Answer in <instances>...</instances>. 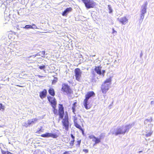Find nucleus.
<instances>
[{"mask_svg": "<svg viewBox=\"0 0 154 154\" xmlns=\"http://www.w3.org/2000/svg\"><path fill=\"white\" fill-rule=\"evenodd\" d=\"M71 152L70 151H65L63 154H70V152Z\"/></svg>", "mask_w": 154, "mask_h": 154, "instance_id": "7c9ffc66", "label": "nucleus"}, {"mask_svg": "<svg viewBox=\"0 0 154 154\" xmlns=\"http://www.w3.org/2000/svg\"><path fill=\"white\" fill-rule=\"evenodd\" d=\"M54 96H48L47 99L49 102L50 103L51 106H55L57 104V102Z\"/></svg>", "mask_w": 154, "mask_h": 154, "instance_id": "9b49d317", "label": "nucleus"}, {"mask_svg": "<svg viewBox=\"0 0 154 154\" xmlns=\"http://www.w3.org/2000/svg\"><path fill=\"white\" fill-rule=\"evenodd\" d=\"M38 55H39V56H40V54H39V53H37L36 54V55H35V56H38Z\"/></svg>", "mask_w": 154, "mask_h": 154, "instance_id": "c9c22d12", "label": "nucleus"}, {"mask_svg": "<svg viewBox=\"0 0 154 154\" xmlns=\"http://www.w3.org/2000/svg\"><path fill=\"white\" fill-rule=\"evenodd\" d=\"M52 107L53 108V111L54 115L56 116L58 115L59 116V119H63L64 115V109L63 105L62 104H59L58 112L56 108V105L53 106Z\"/></svg>", "mask_w": 154, "mask_h": 154, "instance_id": "f257e3e1", "label": "nucleus"}, {"mask_svg": "<svg viewBox=\"0 0 154 154\" xmlns=\"http://www.w3.org/2000/svg\"><path fill=\"white\" fill-rule=\"evenodd\" d=\"M146 6L142 9L141 11V14H144L146 13Z\"/></svg>", "mask_w": 154, "mask_h": 154, "instance_id": "4be33fe9", "label": "nucleus"}, {"mask_svg": "<svg viewBox=\"0 0 154 154\" xmlns=\"http://www.w3.org/2000/svg\"><path fill=\"white\" fill-rule=\"evenodd\" d=\"M57 79L56 77H54V79L52 80V84H54L56 83V82H57Z\"/></svg>", "mask_w": 154, "mask_h": 154, "instance_id": "5701e85b", "label": "nucleus"}, {"mask_svg": "<svg viewBox=\"0 0 154 154\" xmlns=\"http://www.w3.org/2000/svg\"><path fill=\"white\" fill-rule=\"evenodd\" d=\"M83 151L85 153H87L88 152V149H83Z\"/></svg>", "mask_w": 154, "mask_h": 154, "instance_id": "473e14b6", "label": "nucleus"}, {"mask_svg": "<svg viewBox=\"0 0 154 154\" xmlns=\"http://www.w3.org/2000/svg\"><path fill=\"white\" fill-rule=\"evenodd\" d=\"M103 137L102 136L100 135L99 138L96 137L94 135H90L89 137L90 139H92V141L94 142L93 144V146H94L96 144L99 143L101 142V140L102 137Z\"/></svg>", "mask_w": 154, "mask_h": 154, "instance_id": "6e6552de", "label": "nucleus"}, {"mask_svg": "<svg viewBox=\"0 0 154 154\" xmlns=\"http://www.w3.org/2000/svg\"><path fill=\"white\" fill-rule=\"evenodd\" d=\"M118 20L119 22L123 25L125 24L128 22V20L126 17L124 16L120 18H118Z\"/></svg>", "mask_w": 154, "mask_h": 154, "instance_id": "4468645a", "label": "nucleus"}, {"mask_svg": "<svg viewBox=\"0 0 154 154\" xmlns=\"http://www.w3.org/2000/svg\"><path fill=\"white\" fill-rule=\"evenodd\" d=\"M95 96V94L93 91L88 92L85 95V98L84 99L88 100L89 99L92 97H94Z\"/></svg>", "mask_w": 154, "mask_h": 154, "instance_id": "ddd939ff", "label": "nucleus"}, {"mask_svg": "<svg viewBox=\"0 0 154 154\" xmlns=\"http://www.w3.org/2000/svg\"><path fill=\"white\" fill-rule=\"evenodd\" d=\"M34 154H40V152L38 150H35L34 152Z\"/></svg>", "mask_w": 154, "mask_h": 154, "instance_id": "c85d7f7f", "label": "nucleus"}, {"mask_svg": "<svg viewBox=\"0 0 154 154\" xmlns=\"http://www.w3.org/2000/svg\"><path fill=\"white\" fill-rule=\"evenodd\" d=\"M105 70H103L102 71V72H101V73H102L101 75L103 76H104V73H105Z\"/></svg>", "mask_w": 154, "mask_h": 154, "instance_id": "2f4dec72", "label": "nucleus"}, {"mask_svg": "<svg viewBox=\"0 0 154 154\" xmlns=\"http://www.w3.org/2000/svg\"><path fill=\"white\" fill-rule=\"evenodd\" d=\"M131 128V125L129 124L125 125L124 127H120L117 128L116 131L114 134L116 135L119 134H124L126 132L129 131V129Z\"/></svg>", "mask_w": 154, "mask_h": 154, "instance_id": "20e7f679", "label": "nucleus"}, {"mask_svg": "<svg viewBox=\"0 0 154 154\" xmlns=\"http://www.w3.org/2000/svg\"><path fill=\"white\" fill-rule=\"evenodd\" d=\"M42 54V57H45V51H43L41 52Z\"/></svg>", "mask_w": 154, "mask_h": 154, "instance_id": "c756f323", "label": "nucleus"}, {"mask_svg": "<svg viewBox=\"0 0 154 154\" xmlns=\"http://www.w3.org/2000/svg\"><path fill=\"white\" fill-rule=\"evenodd\" d=\"M151 103L152 104H154V102H153V101H151Z\"/></svg>", "mask_w": 154, "mask_h": 154, "instance_id": "4c0bfd02", "label": "nucleus"}, {"mask_svg": "<svg viewBox=\"0 0 154 154\" xmlns=\"http://www.w3.org/2000/svg\"><path fill=\"white\" fill-rule=\"evenodd\" d=\"M38 120V119L37 118H34L28 120L27 123L25 122L23 126L26 127H27L31 125L34 124L37 122Z\"/></svg>", "mask_w": 154, "mask_h": 154, "instance_id": "9d476101", "label": "nucleus"}, {"mask_svg": "<svg viewBox=\"0 0 154 154\" xmlns=\"http://www.w3.org/2000/svg\"><path fill=\"white\" fill-rule=\"evenodd\" d=\"M24 28L28 29H36L37 27L35 24H32V25H27L25 26Z\"/></svg>", "mask_w": 154, "mask_h": 154, "instance_id": "6ab92c4d", "label": "nucleus"}, {"mask_svg": "<svg viewBox=\"0 0 154 154\" xmlns=\"http://www.w3.org/2000/svg\"><path fill=\"white\" fill-rule=\"evenodd\" d=\"M74 73L76 80L80 81L81 77L82 72L79 68H76L75 69Z\"/></svg>", "mask_w": 154, "mask_h": 154, "instance_id": "1a4fd4ad", "label": "nucleus"}, {"mask_svg": "<svg viewBox=\"0 0 154 154\" xmlns=\"http://www.w3.org/2000/svg\"><path fill=\"white\" fill-rule=\"evenodd\" d=\"M39 68L41 69H44L45 68V66L43 65L42 66H39Z\"/></svg>", "mask_w": 154, "mask_h": 154, "instance_id": "a878e982", "label": "nucleus"}, {"mask_svg": "<svg viewBox=\"0 0 154 154\" xmlns=\"http://www.w3.org/2000/svg\"><path fill=\"white\" fill-rule=\"evenodd\" d=\"M47 94V91L45 89H44L42 91L39 93V97L41 99H43L46 97Z\"/></svg>", "mask_w": 154, "mask_h": 154, "instance_id": "2eb2a0df", "label": "nucleus"}, {"mask_svg": "<svg viewBox=\"0 0 154 154\" xmlns=\"http://www.w3.org/2000/svg\"><path fill=\"white\" fill-rule=\"evenodd\" d=\"M62 121L63 128L65 129L66 131H68L69 129V122L68 114L65 115L64 119H62Z\"/></svg>", "mask_w": 154, "mask_h": 154, "instance_id": "423d86ee", "label": "nucleus"}, {"mask_svg": "<svg viewBox=\"0 0 154 154\" xmlns=\"http://www.w3.org/2000/svg\"><path fill=\"white\" fill-rule=\"evenodd\" d=\"M83 104L85 108L86 109H90L92 107V104L88 101V100L84 99Z\"/></svg>", "mask_w": 154, "mask_h": 154, "instance_id": "f8f14e48", "label": "nucleus"}, {"mask_svg": "<svg viewBox=\"0 0 154 154\" xmlns=\"http://www.w3.org/2000/svg\"><path fill=\"white\" fill-rule=\"evenodd\" d=\"M60 133H55L46 132L45 134H42L41 136L43 137H51L53 138H57L59 136Z\"/></svg>", "mask_w": 154, "mask_h": 154, "instance_id": "0eeeda50", "label": "nucleus"}, {"mask_svg": "<svg viewBox=\"0 0 154 154\" xmlns=\"http://www.w3.org/2000/svg\"><path fill=\"white\" fill-rule=\"evenodd\" d=\"M109 13H111L112 12V10L110 7L109 8Z\"/></svg>", "mask_w": 154, "mask_h": 154, "instance_id": "f704fd0d", "label": "nucleus"}, {"mask_svg": "<svg viewBox=\"0 0 154 154\" xmlns=\"http://www.w3.org/2000/svg\"><path fill=\"white\" fill-rule=\"evenodd\" d=\"M16 86H18V87H23V86H20V85H16Z\"/></svg>", "mask_w": 154, "mask_h": 154, "instance_id": "58836bf2", "label": "nucleus"}, {"mask_svg": "<svg viewBox=\"0 0 154 154\" xmlns=\"http://www.w3.org/2000/svg\"><path fill=\"white\" fill-rule=\"evenodd\" d=\"M144 14H141L140 15V20H141V21H142L143 20L144 18Z\"/></svg>", "mask_w": 154, "mask_h": 154, "instance_id": "bb28decb", "label": "nucleus"}, {"mask_svg": "<svg viewBox=\"0 0 154 154\" xmlns=\"http://www.w3.org/2000/svg\"><path fill=\"white\" fill-rule=\"evenodd\" d=\"M81 140H77L76 142L77 144H76V146L78 147H79L81 143Z\"/></svg>", "mask_w": 154, "mask_h": 154, "instance_id": "b1692460", "label": "nucleus"}, {"mask_svg": "<svg viewBox=\"0 0 154 154\" xmlns=\"http://www.w3.org/2000/svg\"><path fill=\"white\" fill-rule=\"evenodd\" d=\"M72 10V8L71 7L66 8L62 13V15L63 16H66L69 12Z\"/></svg>", "mask_w": 154, "mask_h": 154, "instance_id": "f3484780", "label": "nucleus"}, {"mask_svg": "<svg viewBox=\"0 0 154 154\" xmlns=\"http://www.w3.org/2000/svg\"><path fill=\"white\" fill-rule=\"evenodd\" d=\"M38 76L39 78H42V77H43V76H41V75H38Z\"/></svg>", "mask_w": 154, "mask_h": 154, "instance_id": "e433bc0d", "label": "nucleus"}, {"mask_svg": "<svg viewBox=\"0 0 154 154\" xmlns=\"http://www.w3.org/2000/svg\"><path fill=\"white\" fill-rule=\"evenodd\" d=\"M70 136L72 139L70 141L69 144L70 148H72L73 147L74 145V143L75 141V137L72 134H70Z\"/></svg>", "mask_w": 154, "mask_h": 154, "instance_id": "a211bd4d", "label": "nucleus"}, {"mask_svg": "<svg viewBox=\"0 0 154 154\" xmlns=\"http://www.w3.org/2000/svg\"><path fill=\"white\" fill-rule=\"evenodd\" d=\"M101 66H96L94 69V70L97 74L101 75L102 74L101 72Z\"/></svg>", "mask_w": 154, "mask_h": 154, "instance_id": "dca6fc26", "label": "nucleus"}, {"mask_svg": "<svg viewBox=\"0 0 154 154\" xmlns=\"http://www.w3.org/2000/svg\"><path fill=\"white\" fill-rule=\"evenodd\" d=\"M79 2H80V0H77Z\"/></svg>", "mask_w": 154, "mask_h": 154, "instance_id": "a19ab883", "label": "nucleus"}, {"mask_svg": "<svg viewBox=\"0 0 154 154\" xmlns=\"http://www.w3.org/2000/svg\"><path fill=\"white\" fill-rule=\"evenodd\" d=\"M142 152V151H139V153H140V152Z\"/></svg>", "mask_w": 154, "mask_h": 154, "instance_id": "ea45409f", "label": "nucleus"}, {"mask_svg": "<svg viewBox=\"0 0 154 154\" xmlns=\"http://www.w3.org/2000/svg\"><path fill=\"white\" fill-rule=\"evenodd\" d=\"M48 92L51 96H54L55 95L54 89L52 88H50L48 90Z\"/></svg>", "mask_w": 154, "mask_h": 154, "instance_id": "aec40b11", "label": "nucleus"}, {"mask_svg": "<svg viewBox=\"0 0 154 154\" xmlns=\"http://www.w3.org/2000/svg\"><path fill=\"white\" fill-rule=\"evenodd\" d=\"M111 81V78H109L106 79L102 85L101 89L103 94H106L109 90Z\"/></svg>", "mask_w": 154, "mask_h": 154, "instance_id": "7ed1b4c3", "label": "nucleus"}, {"mask_svg": "<svg viewBox=\"0 0 154 154\" xmlns=\"http://www.w3.org/2000/svg\"><path fill=\"white\" fill-rule=\"evenodd\" d=\"M152 134V132H149L148 133H147L146 134L145 136L146 137H148L149 136H150Z\"/></svg>", "mask_w": 154, "mask_h": 154, "instance_id": "cd10ccee", "label": "nucleus"}, {"mask_svg": "<svg viewBox=\"0 0 154 154\" xmlns=\"http://www.w3.org/2000/svg\"><path fill=\"white\" fill-rule=\"evenodd\" d=\"M61 91L67 95H70L73 92L72 89L68 84L63 83L62 85Z\"/></svg>", "mask_w": 154, "mask_h": 154, "instance_id": "39448f33", "label": "nucleus"}, {"mask_svg": "<svg viewBox=\"0 0 154 154\" xmlns=\"http://www.w3.org/2000/svg\"><path fill=\"white\" fill-rule=\"evenodd\" d=\"M57 132H59V130H57Z\"/></svg>", "mask_w": 154, "mask_h": 154, "instance_id": "79ce46f5", "label": "nucleus"}, {"mask_svg": "<svg viewBox=\"0 0 154 154\" xmlns=\"http://www.w3.org/2000/svg\"><path fill=\"white\" fill-rule=\"evenodd\" d=\"M73 122L74 126L81 130L83 134L84 131L82 128L84 125L82 121L80 119H78L76 116H74Z\"/></svg>", "mask_w": 154, "mask_h": 154, "instance_id": "f03ea898", "label": "nucleus"}, {"mask_svg": "<svg viewBox=\"0 0 154 154\" xmlns=\"http://www.w3.org/2000/svg\"><path fill=\"white\" fill-rule=\"evenodd\" d=\"M75 101H76L75 102H74L73 103L72 108V112L74 114L75 113V112L76 111V107L77 106L76 104H77V102L76 101V100H75Z\"/></svg>", "mask_w": 154, "mask_h": 154, "instance_id": "412c9836", "label": "nucleus"}, {"mask_svg": "<svg viewBox=\"0 0 154 154\" xmlns=\"http://www.w3.org/2000/svg\"><path fill=\"white\" fill-rule=\"evenodd\" d=\"M5 106L2 103H0V110L3 111L4 110Z\"/></svg>", "mask_w": 154, "mask_h": 154, "instance_id": "393cba45", "label": "nucleus"}, {"mask_svg": "<svg viewBox=\"0 0 154 154\" xmlns=\"http://www.w3.org/2000/svg\"><path fill=\"white\" fill-rule=\"evenodd\" d=\"M112 33H117V32L115 30L114 28H112Z\"/></svg>", "mask_w": 154, "mask_h": 154, "instance_id": "72a5a7b5", "label": "nucleus"}]
</instances>
